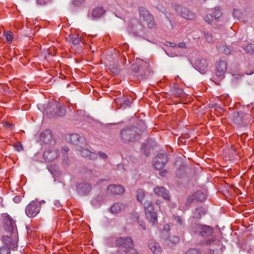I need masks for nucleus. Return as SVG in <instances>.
<instances>
[{
	"label": "nucleus",
	"mask_w": 254,
	"mask_h": 254,
	"mask_svg": "<svg viewBox=\"0 0 254 254\" xmlns=\"http://www.w3.org/2000/svg\"><path fill=\"white\" fill-rule=\"evenodd\" d=\"M173 94L176 96H181L184 93V90L182 88H179L177 85H175L173 89Z\"/></svg>",
	"instance_id": "nucleus-32"
},
{
	"label": "nucleus",
	"mask_w": 254,
	"mask_h": 254,
	"mask_svg": "<svg viewBox=\"0 0 254 254\" xmlns=\"http://www.w3.org/2000/svg\"><path fill=\"white\" fill-rule=\"evenodd\" d=\"M137 199L138 201L142 203L145 197V193L141 189H139L137 191Z\"/></svg>",
	"instance_id": "nucleus-33"
},
{
	"label": "nucleus",
	"mask_w": 254,
	"mask_h": 254,
	"mask_svg": "<svg viewBox=\"0 0 254 254\" xmlns=\"http://www.w3.org/2000/svg\"><path fill=\"white\" fill-rule=\"evenodd\" d=\"M6 126H7L8 127H10L11 125L10 124H6Z\"/></svg>",
	"instance_id": "nucleus-62"
},
{
	"label": "nucleus",
	"mask_w": 254,
	"mask_h": 254,
	"mask_svg": "<svg viewBox=\"0 0 254 254\" xmlns=\"http://www.w3.org/2000/svg\"><path fill=\"white\" fill-rule=\"evenodd\" d=\"M217 242V238L215 236H213L212 237L208 239L206 242V243L207 245H211L212 243H214Z\"/></svg>",
	"instance_id": "nucleus-39"
},
{
	"label": "nucleus",
	"mask_w": 254,
	"mask_h": 254,
	"mask_svg": "<svg viewBox=\"0 0 254 254\" xmlns=\"http://www.w3.org/2000/svg\"><path fill=\"white\" fill-rule=\"evenodd\" d=\"M206 213V209L202 207H199L195 208L193 214L195 217L200 219L202 215Z\"/></svg>",
	"instance_id": "nucleus-27"
},
{
	"label": "nucleus",
	"mask_w": 254,
	"mask_h": 254,
	"mask_svg": "<svg viewBox=\"0 0 254 254\" xmlns=\"http://www.w3.org/2000/svg\"><path fill=\"white\" fill-rule=\"evenodd\" d=\"M167 162V155L166 154L160 153L154 158L153 165L156 169L160 170L165 166Z\"/></svg>",
	"instance_id": "nucleus-11"
},
{
	"label": "nucleus",
	"mask_w": 254,
	"mask_h": 254,
	"mask_svg": "<svg viewBox=\"0 0 254 254\" xmlns=\"http://www.w3.org/2000/svg\"><path fill=\"white\" fill-rule=\"evenodd\" d=\"M59 153L60 152L57 149H48L44 152L43 157L47 161L52 162L58 157Z\"/></svg>",
	"instance_id": "nucleus-15"
},
{
	"label": "nucleus",
	"mask_w": 254,
	"mask_h": 254,
	"mask_svg": "<svg viewBox=\"0 0 254 254\" xmlns=\"http://www.w3.org/2000/svg\"><path fill=\"white\" fill-rule=\"evenodd\" d=\"M108 191L113 194H121L125 191L124 188L120 185H110L108 187Z\"/></svg>",
	"instance_id": "nucleus-21"
},
{
	"label": "nucleus",
	"mask_w": 254,
	"mask_h": 254,
	"mask_svg": "<svg viewBox=\"0 0 254 254\" xmlns=\"http://www.w3.org/2000/svg\"><path fill=\"white\" fill-rule=\"evenodd\" d=\"M2 222L4 229L7 232L12 233L16 226L15 222L12 217L6 214L3 216Z\"/></svg>",
	"instance_id": "nucleus-13"
},
{
	"label": "nucleus",
	"mask_w": 254,
	"mask_h": 254,
	"mask_svg": "<svg viewBox=\"0 0 254 254\" xmlns=\"http://www.w3.org/2000/svg\"><path fill=\"white\" fill-rule=\"evenodd\" d=\"M140 17H142L144 21L147 23L148 28H152L154 27L155 21L152 15L149 13L144 7H140L138 9Z\"/></svg>",
	"instance_id": "nucleus-7"
},
{
	"label": "nucleus",
	"mask_w": 254,
	"mask_h": 254,
	"mask_svg": "<svg viewBox=\"0 0 254 254\" xmlns=\"http://www.w3.org/2000/svg\"><path fill=\"white\" fill-rule=\"evenodd\" d=\"M177 46L179 48H184V49L187 48V46L185 42H181V43H179Z\"/></svg>",
	"instance_id": "nucleus-49"
},
{
	"label": "nucleus",
	"mask_w": 254,
	"mask_h": 254,
	"mask_svg": "<svg viewBox=\"0 0 254 254\" xmlns=\"http://www.w3.org/2000/svg\"><path fill=\"white\" fill-rule=\"evenodd\" d=\"M41 140L45 143L50 144L53 141V135L50 130L47 129L41 133Z\"/></svg>",
	"instance_id": "nucleus-22"
},
{
	"label": "nucleus",
	"mask_w": 254,
	"mask_h": 254,
	"mask_svg": "<svg viewBox=\"0 0 254 254\" xmlns=\"http://www.w3.org/2000/svg\"><path fill=\"white\" fill-rule=\"evenodd\" d=\"M76 188L78 192L81 195L88 194L92 189L91 185L88 183H79L77 185Z\"/></svg>",
	"instance_id": "nucleus-17"
},
{
	"label": "nucleus",
	"mask_w": 254,
	"mask_h": 254,
	"mask_svg": "<svg viewBox=\"0 0 254 254\" xmlns=\"http://www.w3.org/2000/svg\"><path fill=\"white\" fill-rule=\"evenodd\" d=\"M194 229L195 233L203 237L209 236L214 232L213 228L207 225L195 224Z\"/></svg>",
	"instance_id": "nucleus-8"
},
{
	"label": "nucleus",
	"mask_w": 254,
	"mask_h": 254,
	"mask_svg": "<svg viewBox=\"0 0 254 254\" xmlns=\"http://www.w3.org/2000/svg\"><path fill=\"white\" fill-rule=\"evenodd\" d=\"M78 151L82 156L88 158L91 160H96L98 157L97 154L94 152H92L87 149H84L82 147H80Z\"/></svg>",
	"instance_id": "nucleus-19"
},
{
	"label": "nucleus",
	"mask_w": 254,
	"mask_h": 254,
	"mask_svg": "<svg viewBox=\"0 0 254 254\" xmlns=\"http://www.w3.org/2000/svg\"><path fill=\"white\" fill-rule=\"evenodd\" d=\"M118 108L125 109L129 106L132 102V98L130 96L123 95L115 99Z\"/></svg>",
	"instance_id": "nucleus-10"
},
{
	"label": "nucleus",
	"mask_w": 254,
	"mask_h": 254,
	"mask_svg": "<svg viewBox=\"0 0 254 254\" xmlns=\"http://www.w3.org/2000/svg\"><path fill=\"white\" fill-rule=\"evenodd\" d=\"M99 155L100 156V157L104 159L107 158V155L106 154L102 152H99Z\"/></svg>",
	"instance_id": "nucleus-50"
},
{
	"label": "nucleus",
	"mask_w": 254,
	"mask_h": 254,
	"mask_svg": "<svg viewBox=\"0 0 254 254\" xmlns=\"http://www.w3.org/2000/svg\"><path fill=\"white\" fill-rule=\"evenodd\" d=\"M10 250L8 247L2 246L0 248V254H10Z\"/></svg>",
	"instance_id": "nucleus-36"
},
{
	"label": "nucleus",
	"mask_w": 254,
	"mask_h": 254,
	"mask_svg": "<svg viewBox=\"0 0 254 254\" xmlns=\"http://www.w3.org/2000/svg\"><path fill=\"white\" fill-rule=\"evenodd\" d=\"M203 34L204 35V36L205 37V40L208 43H211L214 42V37L211 33L204 31L203 32Z\"/></svg>",
	"instance_id": "nucleus-31"
},
{
	"label": "nucleus",
	"mask_w": 254,
	"mask_h": 254,
	"mask_svg": "<svg viewBox=\"0 0 254 254\" xmlns=\"http://www.w3.org/2000/svg\"><path fill=\"white\" fill-rule=\"evenodd\" d=\"M85 0H74V3H81L83 2Z\"/></svg>",
	"instance_id": "nucleus-54"
},
{
	"label": "nucleus",
	"mask_w": 254,
	"mask_h": 254,
	"mask_svg": "<svg viewBox=\"0 0 254 254\" xmlns=\"http://www.w3.org/2000/svg\"><path fill=\"white\" fill-rule=\"evenodd\" d=\"M204 18L205 21L208 23H210L213 20V16L211 14H206Z\"/></svg>",
	"instance_id": "nucleus-43"
},
{
	"label": "nucleus",
	"mask_w": 254,
	"mask_h": 254,
	"mask_svg": "<svg viewBox=\"0 0 254 254\" xmlns=\"http://www.w3.org/2000/svg\"><path fill=\"white\" fill-rule=\"evenodd\" d=\"M36 3L38 5L43 6L46 4V1L45 0H37Z\"/></svg>",
	"instance_id": "nucleus-45"
},
{
	"label": "nucleus",
	"mask_w": 254,
	"mask_h": 254,
	"mask_svg": "<svg viewBox=\"0 0 254 254\" xmlns=\"http://www.w3.org/2000/svg\"><path fill=\"white\" fill-rule=\"evenodd\" d=\"M166 45L171 47H176L177 45L174 43L167 42Z\"/></svg>",
	"instance_id": "nucleus-51"
},
{
	"label": "nucleus",
	"mask_w": 254,
	"mask_h": 254,
	"mask_svg": "<svg viewBox=\"0 0 254 254\" xmlns=\"http://www.w3.org/2000/svg\"><path fill=\"white\" fill-rule=\"evenodd\" d=\"M68 140L75 145H80L84 141V138L76 133L71 134L69 135Z\"/></svg>",
	"instance_id": "nucleus-23"
},
{
	"label": "nucleus",
	"mask_w": 254,
	"mask_h": 254,
	"mask_svg": "<svg viewBox=\"0 0 254 254\" xmlns=\"http://www.w3.org/2000/svg\"><path fill=\"white\" fill-rule=\"evenodd\" d=\"M162 12L163 13L165 14V13H166L167 11H166V10L165 9V8H163V9H162Z\"/></svg>",
	"instance_id": "nucleus-59"
},
{
	"label": "nucleus",
	"mask_w": 254,
	"mask_h": 254,
	"mask_svg": "<svg viewBox=\"0 0 254 254\" xmlns=\"http://www.w3.org/2000/svg\"><path fill=\"white\" fill-rule=\"evenodd\" d=\"M48 112L52 116H64L65 114L66 109L58 102H55L49 104Z\"/></svg>",
	"instance_id": "nucleus-5"
},
{
	"label": "nucleus",
	"mask_w": 254,
	"mask_h": 254,
	"mask_svg": "<svg viewBox=\"0 0 254 254\" xmlns=\"http://www.w3.org/2000/svg\"><path fill=\"white\" fill-rule=\"evenodd\" d=\"M169 227V225H165V226H164V229L167 228V227Z\"/></svg>",
	"instance_id": "nucleus-63"
},
{
	"label": "nucleus",
	"mask_w": 254,
	"mask_h": 254,
	"mask_svg": "<svg viewBox=\"0 0 254 254\" xmlns=\"http://www.w3.org/2000/svg\"><path fill=\"white\" fill-rule=\"evenodd\" d=\"M14 147H15L16 150L18 151H20V150H21L22 149V146L19 143L15 144L14 145Z\"/></svg>",
	"instance_id": "nucleus-46"
},
{
	"label": "nucleus",
	"mask_w": 254,
	"mask_h": 254,
	"mask_svg": "<svg viewBox=\"0 0 254 254\" xmlns=\"http://www.w3.org/2000/svg\"><path fill=\"white\" fill-rule=\"evenodd\" d=\"M186 254H200V253L196 249H191L187 251Z\"/></svg>",
	"instance_id": "nucleus-44"
},
{
	"label": "nucleus",
	"mask_w": 254,
	"mask_h": 254,
	"mask_svg": "<svg viewBox=\"0 0 254 254\" xmlns=\"http://www.w3.org/2000/svg\"><path fill=\"white\" fill-rule=\"evenodd\" d=\"M65 164H67V161H65Z\"/></svg>",
	"instance_id": "nucleus-64"
},
{
	"label": "nucleus",
	"mask_w": 254,
	"mask_h": 254,
	"mask_svg": "<svg viewBox=\"0 0 254 254\" xmlns=\"http://www.w3.org/2000/svg\"><path fill=\"white\" fill-rule=\"evenodd\" d=\"M110 69L112 72L116 75H117L120 73V69L118 67H114V65L110 67Z\"/></svg>",
	"instance_id": "nucleus-41"
},
{
	"label": "nucleus",
	"mask_w": 254,
	"mask_h": 254,
	"mask_svg": "<svg viewBox=\"0 0 254 254\" xmlns=\"http://www.w3.org/2000/svg\"><path fill=\"white\" fill-rule=\"evenodd\" d=\"M166 173V170H164L163 171H161L160 172V174L161 175V176H164V174Z\"/></svg>",
	"instance_id": "nucleus-57"
},
{
	"label": "nucleus",
	"mask_w": 254,
	"mask_h": 254,
	"mask_svg": "<svg viewBox=\"0 0 254 254\" xmlns=\"http://www.w3.org/2000/svg\"><path fill=\"white\" fill-rule=\"evenodd\" d=\"M104 12L105 11L102 8L96 7L93 10L92 16L93 18H99L104 13Z\"/></svg>",
	"instance_id": "nucleus-28"
},
{
	"label": "nucleus",
	"mask_w": 254,
	"mask_h": 254,
	"mask_svg": "<svg viewBox=\"0 0 254 254\" xmlns=\"http://www.w3.org/2000/svg\"><path fill=\"white\" fill-rule=\"evenodd\" d=\"M71 40L73 45L74 46L78 45L81 41V38L79 35H77L75 37H72Z\"/></svg>",
	"instance_id": "nucleus-35"
},
{
	"label": "nucleus",
	"mask_w": 254,
	"mask_h": 254,
	"mask_svg": "<svg viewBox=\"0 0 254 254\" xmlns=\"http://www.w3.org/2000/svg\"><path fill=\"white\" fill-rule=\"evenodd\" d=\"M126 208V204L123 203H116L111 206L110 212L113 214H117L124 210Z\"/></svg>",
	"instance_id": "nucleus-24"
},
{
	"label": "nucleus",
	"mask_w": 254,
	"mask_h": 254,
	"mask_svg": "<svg viewBox=\"0 0 254 254\" xmlns=\"http://www.w3.org/2000/svg\"><path fill=\"white\" fill-rule=\"evenodd\" d=\"M4 36L5 37V38L6 39V41L7 42L10 43L12 42V33L11 32H7L4 34Z\"/></svg>",
	"instance_id": "nucleus-38"
},
{
	"label": "nucleus",
	"mask_w": 254,
	"mask_h": 254,
	"mask_svg": "<svg viewBox=\"0 0 254 254\" xmlns=\"http://www.w3.org/2000/svg\"><path fill=\"white\" fill-rule=\"evenodd\" d=\"M55 205H57L58 207H61V203L59 202V201H56L55 202Z\"/></svg>",
	"instance_id": "nucleus-56"
},
{
	"label": "nucleus",
	"mask_w": 254,
	"mask_h": 254,
	"mask_svg": "<svg viewBox=\"0 0 254 254\" xmlns=\"http://www.w3.org/2000/svg\"><path fill=\"white\" fill-rule=\"evenodd\" d=\"M254 46L253 47L252 44H248L244 48V49L247 53H251L254 51Z\"/></svg>",
	"instance_id": "nucleus-40"
},
{
	"label": "nucleus",
	"mask_w": 254,
	"mask_h": 254,
	"mask_svg": "<svg viewBox=\"0 0 254 254\" xmlns=\"http://www.w3.org/2000/svg\"><path fill=\"white\" fill-rule=\"evenodd\" d=\"M154 192L158 195L162 196L165 199L169 200L170 196L168 190L163 187H156L154 188Z\"/></svg>",
	"instance_id": "nucleus-20"
},
{
	"label": "nucleus",
	"mask_w": 254,
	"mask_h": 254,
	"mask_svg": "<svg viewBox=\"0 0 254 254\" xmlns=\"http://www.w3.org/2000/svg\"><path fill=\"white\" fill-rule=\"evenodd\" d=\"M145 217L148 222L152 225L157 223V213L154 211L152 203L148 200L144 203Z\"/></svg>",
	"instance_id": "nucleus-3"
},
{
	"label": "nucleus",
	"mask_w": 254,
	"mask_h": 254,
	"mask_svg": "<svg viewBox=\"0 0 254 254\" xmlns=\"http://www.w3.org/2000/svg\"><path fill=\"white\" fill-rule=\"evenodd\" d=\"M193 201H195V200L193 199V195L192 194L188 197L186 204L187 205H190Z\"/></svg>",
	"instance_id": "nucleus-42"
},
{
	"label": "nucleus",
	"mask_w": 254,
	"mask_h": 254,
	"mask_svg": "<svg viewBox=\"0 0 254 254\" xmlns=\"http://www.w3.org/2000/svg\"><path fill=\"white\" fill-rule=\"evenodd\" d=\"M115 242L116 246L119 248L130 250L134 247L133 241L132 238L128 236L117 237Z\"/></svg>",
	"instance_id": "nucleus-6"
},
{
	"label": "nucleus",
	"mask_w": 254,
	"mask_h": 254,
	"mask_svg": "<svg viewBox=\"0 0 254 254\" xmlns=\"http://www.w3.org/2000/svg\"><path fill=\"white\" fill-rule=\"evenodd\" d=\"M239 13V11L238 10H237V9H235L234 11H233V16L235 17V15L236 14H237L238 13Z\"/></svg>",
	"instance_id": "nucleus-53"
},
{
	"label": "nucleus",
	"mask_w": 254,
	"mask_h": 254,
	"mask_svg": "<svg viewBox=\"0 0 254 254\" xmlns=\"http://www.w3.org/2000/svg\"><path fill=\"white\" fill-rule=\"evenodd\" d=\"M221 15L222 12L219 8L215 9V11L213 12V16L215 19H218Z\"/></svg>",
	"instance_id": "nucleus-37"
},
{
	"label": "nucleus",
	"mask_w": 254,
	"mask_h": 254,
	"mask_svg": "<svg viewBox=\"0 0 254 254\" xmlns=\"http://www.w3.org/2000/svg\"><path fill=\"white\" fill-rule=\"evenodd\" d=\"M197 69L202 74L204 73L208 66L207 60L203 58H198L195 62Z\"/></svg>",
	"instance_id": "nucleus-18"
},
{
	"label": "nucleus",
	"mask_w": 254,
	"mask_h": 254,
	"mask_svg": "<svg viewBox=\"0 0 254 254\" xmlns=\"http://www.w3.org/2000/svg\"><path fill=\"white\" fill-rule=\"evenodd\" d=\"M13 200L15 203H19L21 200V197L20 196H15L13 197Z\"/></svg>",
	"instance_id": "nucleus-48"
},
{
	"label": "nucleus",
	"mask_w": 254,
	"mask_h": 254,
	"mask_svg": "<svg viewBox=\"0 0 254 254\" xmlns=\"http://www.w3.org/2000/svg\"><path fill=\"white\" fill-rule=\"evenodd\" d=\"M219 52L224 53L226 55H229L231 53V50L226 46L223 44H220L217 47Z\"/></svg>",
	"instance_id": "nucleus-30"
},
{
	"label": "nucleus",
	"mask_w": 254,
	"mask_h": 254,
	"mask_svg": "<svg viewBox=\"0 0 254 254\" xmlns=\"http://www.w3.org/2000/svg\"><path fill=\"white\" fill-rule=\"evenodd\" d=\"M150 64L141 59H136L131 65L132 70L136 73V76L141 79L147 78L151 74V70L149 69Z\"/></svg>",
	"instance_id": "nucleus-2"
},
{
	"label": "nucleus",
	"mask_w": 254,
	"mask_h": 254,
	"mask_svg": "<svg viewBox=\"0 0 254 254\" xmlns=\"http://www.w3.org/2000/svg\"><path fill=\"white\" fill-rule=\"evenodd\" d=\"M227 63L224 61H220L216 64L215 74L218 77H222L226 71Z\"/></svg>",
	"instance_id": "nucleus-16"
},
{
	"label": "nucleus",
	"mask_w": 254,
	"mask_h": 254,
	"mask_svg": "<svg viewBox=\"0 0 254 254\" xmlns=\"http://www.w3.org/2000/svg\"><path fill=\"white\" fill-rule=\"evenodd\" d=\"M41 208V202L37 200L30 201L25 208V213L29 218L36 216L39 213Z\"/></svg>",
	"instance_id": "nucleus-4"
},
{
	"label": "nucleus",
	"mask_w": 254,
	"mask_h": 254,
	"mask_svg": "<svg viewBox=\"0 0 254 254\" xmlns=\"http://www.w3.org/2000/svg\"><path fill=\"white\" fill-rule=\"evenodd\" d=\"M250 117V115L245 114L243 112H235L233 113L232 119L233 122L237 125L245 126L246 119Z\"/></svg>",
	"instance_id": "nucleus-9"
},
{
	"label": "nucleus",
	"mask_w": 254,
	"mask_h": 254,
	"mask_svg": "<svg viewBox=\"0 0 254 254\" xmlns=\"http://www.w3.org/2000/svg\"><path fill=\"white\" fill-rule=\"evenodd\" d=\"M2 200V198L0 196V204H1Z\"/></svg>",
	"instance_id": "nucleus-61"
},
{
	"label": "nucleus",
	"mask_w": 254,
	"mask_h": 254,
	"mask_svg": "<svg viewBox=\"0 0 254 254\" xmlns=\"http://www.w3.org/2000/svg\"><path fill=\"white\" fill-rule=\"evenodd\" d=\"M145 27L140 22L135 21L131 25L129 26V30L136 36H140L143 34Z\"/></svg>",
	"instance_id": "nucleus-14"
},
{
	"label": "nucleus",
	"mask_w": 254,
	"mask_h": 254,
	"mask_svg": "<svg viewBox=\"0 0 254 254\" xmlns=\"http://www.w3.org/2000/svg\"><path fill=\"white\" fill-rule=\"evenodd\" d=\"M161 201L159 200H157L156 201V204L158 205H159Z\"/></svg>",
	"instance_id": "nucleus-58"
},
{
	"label": "nucleus",
	"mask_w": 254,
	"mask_h": 254,
	"mask_svg": "<svg viewBox=\"0 0 254 254\" xmlns=\"http://www.w3.org/2000/svg\"><path fill=\"white\" fill-rule=\"evenodd\" d=\"M180 14L182 17L187 19L191 20L195 18V14L186 7L181 8Z\"/></svg>",
	"instance_id": "nucleus-25"
},
{
	"label": "nucleus",
	"mask_w": 254,
	"mask_h": 254,
	"mask_svg": "<svg viewBox=\"0 0 254 254\" xmlns=\"http://www.w3.org/2000/svg\"><path fill=\"white\" fill-rule=\"evenodd\" d=\"M141 125H142L141 129L132 126H127L122 129L120 131L119 134L121 141L125 143H128L134 142L138 139L141 132L145 129L146 128L143 122H141Z\"/></svg>",
	"instance_id": "nucleus-1"
},
{
	"label": "nucleus",
	"mask_w": 254,
	"mask_h": 254,
	"mask_svg": "<svg viewBox=\"0 0 254 254\" xmlns=\"http://www.w3.org/2000/svg\"><path fill=\"white\" fill-rule=\"evenodd\" d=\"M140 226L142 227V228L144 230H145L146 228H145V224L143 222H141L140 223Z\"/></svg>",
	"instance_id": "nucleus-55"
},
{
	"label": "nucleus",
	"mask_w": 254,
	"mask_h": 254,
	"mask_svg": "<svg viewBox=\"0 0 254 254\" xmlns=\"http://www.w3.org/2000/svg\"><path fill=\"white\" fill-rule=\"evenodd\" d=\"M148 247L154 254H161L162 252L161 248L159 244L154 242H150Z\"/></svg>",
	"instance_id": "nucleus-26"
},
{
	"label": "nucleus",
	"mask_w": 254,
	"mask_h": 254,
	"mask_svg": "<svg viewBox=\"0 0 254 254\" xmlns=\"http://www.w3.org/2000/svg\"><path fill=\"white\" fill-rule=\"evenodd\" d=\"M63 149L64 150V152H65V153H66V152H67L68 149H67V147H64V148H63Z\"/></svg>",
	"instance_id": "nucleus-60"
},
{
	"label": "nucleus",
	"mask_w": 254,
	"mask_h": 254,
	"mask_svg": "<svg viewBox=\"0 0 254 254\" xmlns=\"http://www.w3.org/2000/svg\"><path fill=\"white\" fill-rule=\"evenodd\" d=\"M174 218L178 224H179L180 225H182L183 224V220L181 219V218L180 217L176 216V217H175Z\"/></svg>",
	"instance_id": "nucleus-47"
},
{
	"label": "nucleus",
	"mask_w": 254,
	"mask_h": 254,
	"mask_svg": "<svg viewBox=\"0 0 254 254\" xmlns=\"http://www.w3.org/2000/svg\"><path fill=\"white\" fill-rule=\"evenodd\" d=\"M141 150L142 152H144V154L146 155V156H149V153L148 152H145V147L142 148Z\"/></svg>",
	"instance_id": "nucleus-52"
},
{
	"label": "nucleus",
	"mask_w": 254,
	"mask_h": 254,
	"mask_svg": "<svg viewBox=\"0 0 254 254\" xmlns=\"http://www.w3.org/2000/svg\"><path fill=\"white\" fill-rule=\"evenodd\" d=\"M2 241L5 245L4 246L8 247L10 250H14L17 248L18 239L15 236L12 237L8 236H3L2 237Z\"/></svg>",
	"instance_id": "nucleus-12"
},
{
	"label": "nucleus",
	"mask_w": 254,
	"mask_h": 254,
	"mask_svg": "<svg viewBox=\"0 0 254 254\" xmlns=\"http://www.w3.org/2000/svg\"><path fill=\"white\" fill-rule=\"evenodd\" d=\"M193 199L195 201H202L205 199V194L201 191H197L192 194Z\"/></svg>",
	"instance_id": "nucleus-29"
},
{
	"label": "nucleus",
	"mask_w": 254,
	"mask_h": 254,
	"mask_svg": "<svg viewBox=\"0 0 254 254\" xmlns=\"http://www.w3.org/2000/svg\"><path fill=\"white\" fill-rule=\"evenodd\" d=\"M168 241L172 244H176L179 243L180 241V238L178 236H171L169 237Z\"/></svg>",
	"instance_id": "nucleus-34"
}]
</instances>
